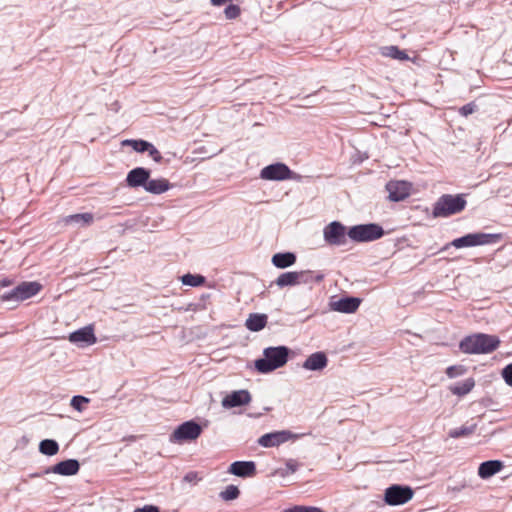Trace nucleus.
I'll return each mask as SVG.
<instances>
[{"label":"nucleus","instance_id":"obj_1","mask_svg":"<svg viewBox=\"0 0 512 512\" xmlns=\"http://www.w3.org/2000/svg\"><path fill=\"white\" fill-rule=\"evenodd\" d=\"M500 339L496 335L476 333L464 337L459 348L465 354H489L500 346Z\"/></svg>","mask_w":512,"mask_h":512},{"label":"nucleus","instance_id":"obj_2","mask_svg":"<svg viewBox=\"0 0 512 512\" xmlns=\"http://www.w3.org/2000/svg\"><path fill=\"white\" fill-rule=\"evenodd\" d=\"M263 354L264 358L255 361V367L260 373H269L287 363L289 349L285 346L268 347Z\"/></svg>","mask_w":512,"mask_h":512},{"label":"nucleus","instance_id":"obj_3","mask_svg":"<svg viewBox=\"0 0 512 512\" xmlns=\"http://www.w3.org/2000/svg\"><path fill=\"white\" fill-rule=\"evenodd\" d=\"M466 200L463 195H442L433 206L434 217H449L462 212L466 207Z\"/></svg>","mask_w":512,"mask_h":512},{"label":"nucleus","instance_id":"obj_4","mask_svg":"<svg viewBox=\"0 0 512 512\" xmlns=\"http://www.w3.org/2000/svg\"><path fill=\"white\" fill-rule=\"evenodd\" d=\"M43 286L37 281H24L17 285L10 292H6L0 296L2 302H22L37 295Z\"/></svg>","mask_w":512,"mask_h":512},{"label":"nucleus","instance_id":"obj_5","mask_svg":"<svg viewBox=\"0 0 512 512\" xmlns=\"http://www.w3.org/2000/svg\"><path fill=\"white\" fill-rule=\"evenodd\" d=\"M501 239L499 234L488 233H470L460 238H456L451 242V245L457 249L464 247L483 246L497 243Z\"/></svg>","mask_w":512,"mask_h":512},{"label":"nucleus","instance_id":"obj_6","mask_svg":"<svg viewBox=\"0 0 512 512\" xmlns=\"http://www.w3.org/2000/svg\"><path fill=\"white\" fill-rule=\"evenodd\" d=\"M384 231L378 224H363L351 227L348 236L355 242H369L381 238Z\"/></svg>","mask_w":512,"mask_h":512},{"label":"nucleus","instance_id":"obj_7","mask_svg":"<svg viewBox=\"0 0 512 512\" xmlns=\"http://www.w3.org/2000/svg\"><path fill=\"white\" fill-rule=\"evenodd\" d=\"M202 433V428L194 421H186L179 425L170 435L172 443H182L196 440Z\"/></svg>","mask_w":512,"mask_h":512},{"label":"nucleus","instance_id":"obj_8","mask_svg":"<svg viewBox=\"0 0 512 512\" xmlns=\"http://www.w3.org/2000/svg\"><path fill=\"white\" fill-rule=\"evenodd\" d=\"M414 495V491L409 486L391 485L385 490L384 501L391 506L403 505L409 502Z\"/></svg>","mask_w":512,"mask_h":512},{"label":"nucleus","instance_id":"obj_9","mask_svg":"<svg viewBox=\"0 0 512 512\" xmlns=\"http://www.w3.org/2000/svg\"><path fill=\"white\" fill-rule=\"evenodd\" d=\"M324 239L329 245H344L346 243V228L340 222L334 221L328 224L323 231Z\"/></svg>","mask_w":512,"mask_h":512},{"label":"nucleus","instance_id":"obj_10","mask_svg":"<svg viewBox=\"0 0 512 512\" xmlns=\"http://www.w3.org/2000/svg\"><path fill=\"white\" fill-rule=\"evenodd\" d=\"M292 171L283 163H275L264 167L260 172V177L264 180H287L292 178Z\"/></svg>","mask_w":512,"mask_h":512},{"label":"nucleus","instance_id":"obj_11","mask_svg":"<svg viewBox=\"0 0 512 512\" xmlns=\"http://www.w3.org/2000/svg\"><path fill=\"white\" fill-rule=\"evenodd\" d=\"M411 184L407 181H389L386 184V190L389 193V199L394 202L403 201L411 193Z\"/></svg>","mask_w":512,"mask_h":512},{"label":"nucleus","instance_id":"obj_12","mask_svg":"<svg viewBox=\"0 0 512 512\" xmlns=\"http://www.w3.org/2000/svg\"><path fill=\"white\" fill-rule=\"evenodd\" d=\"M292 437L289 431H276L262 435L258 439V444L262 447H277L287 442Z\"/></svg>","mask_w":512,"mask_h":512},{"label":"nucleus","instance_id":"obj_13","mask_svg":"<svg viewBox=\"0 0 512 512\" xmlns=\"http://www.w3.org/2000/svg\"><path fill=\"white\" fill-rule=\"evenodd\" d=\"M69 341L74 344L84 343L86 345H93L96 343L97 338L94 334L93 325L85 326L69 335Z\"/></svg>","mask_w":512,"mask_h":512},{"label":"nucleus","instance_id":"obj_14","mask_svg":"<svg viewBox=\"0 0 512 512\" xmlns=\"http://www.w3.org/2000/svg\"><path fill=\"white\" fill-rule=\"evenodd\" d=\"M251 395L247 390H238L226 395L222 400L225 408H233L249 404Z\"/></svg>","mask_w":512,"mask_h":512},{"label":"nucleus","instance_id":"obj_15","mask_svg":"<svg viewBox=\"0 0 512 512\" xmlns=\"http://www.w3.org/2000/svg\"><path fill=\"white\" fill-rule=\"evenodd\" d=\"M228 472L238 477H252L256 474V465L253 461H236L230 465Z\"/></svg>","mask_w":512,"mask_h":512},{"label":"nucleus","instance_id":"obj_16","mask_svg":"<svg viewBox=\"0 0 512 512\" xmlns=\"http://www.w3.org/2000/svg\"><path fill=\"white\" fill-rule=\"evenodd\" d=\"M361 300L355 297H345L331 302V309L341 313H354L359 308Z\"/></svg>","mask_w":512,"mask_h":512},{"label":"nucleus","instance_id":"obj_17","mask_svg":"<svg viewBox=\"0 0 512 512\" xmlns=\"http://www.w3.org/2000/svg\"><path fill=\"white\" fill-rule=\"evenodd\" d=\"M150 178V171L143 168V167H137L135 169H132L128 174L126 178V182L128 186L130 187H139L143 186L145 188V184L147 183V180Z\"/></svg>","mask_w":512,"mask_h":512},{"label":"nucleus","instance_id":"obj_18","mask_svg":"<svg viewBox=\"0 0 512 512\" xmlns=\"http://www.w3.org/2000/svg\"><path fill=\"white\" fill-rule=\"evenodd\" d=\"M328 359L325 353L315 352L311 354L303 363V367L307 370H322L327 366Z\"/></svg>","mask_w":512,"mask_h":512},{"label":"nucleus","instance_id":"obj_19","mask_svg":"<svg viewBox=\"0 0 512 512\" xmlns=\"http://www.w3.org/2000/svg\"><path fill=\"white\" fill-rule=\"evenodd\" d=\"M79 463L75 459L61 461L52 467V472L64 476L75 475L79 471Z\"/></svg>","mask_w":512,"mask_h":512},{"label":"nucleus","instance_id":"obj_20","mask_svg":"<svg viewBox=\"0 0 512 512\" xmlns=\"http://www.w3.org/2000/svg\"><path fill=\"white\" fill-rule=\"evenodd\" d=\"M504 465L499 460H489L479 465L478 475L482 479H487L503 469Z\"/></svg>","mask_w":512,"mask_h":512},{"label":"nucleus","instance_id":"obj_21","mask_svg":"<svg viewBox=\"0 0 512 512\" xmlns=\"http://www.w3.org/2000/svg\"><path fill=\"white\" fill-rule=\"evenodd\" d=\"M171 187L170 182L165 178L148 179L145 184V190L152 194H162Z\"/></svg>","mask_w":512,"mask_h":512},{"label":"nucleus","instance_id":"obj_22","mask_svg":"<svg viewBox=\"0 0 512 512\" xmlns=\"http://www.w3.org/2000/svg\"><path fill=\"white\" fill-rule=\"evenodd\" d=\"M304 272L291 271L282 273L276 280L279 287L294 286L301 282Z\"/></svg>","mask_w":512,"mask_h":512},{"label":"nucleus","instance_id":"obj_23","mask_svg":"<svg viewBox=\"0 0 512 512\" xmlns=\"http://www.w3.org/2000/svg\"><path fill=\"white\" fill-rule=\"evenodd\" d=\"M268 317L265 314L252 313L246 320L245 326L248 330L258 332L267 325Z\"/></svg>","mask_w":512,"mask_h":512},{"label":"nucleus","instance_id":"obj_24","mask_svg":"<svg viewBox=\"0 0 512 512\" xmlns=\"http://www.w3.org/2000/svg\"><path fill=\"white\" fill-rule=\"evenodd\" d=\"M296 262V256L295 254L291 252L287 253H277L273 255L272 257V263L277 268H287L289 266H292Z\"/></svg>","mask_w":512,"mask_h":512},{"label":"nucleus","instance_id":"obj_25","mask_svg":"<svg viewBox=\"0 0 512 512\" xmlns=\"http://www.w3.org/2000/svg\"><path fill=\"white\" fill-rule=\"evenodd\" d=\"M381 55L384 57L397 59L400 61L409 60V56L403 50H400L398 46L391 45L381 48Z\"/></svg>","mask_w":512,"mask_h":512},{"label":"nucleus","instance_id":"obj_26","mask_svg":"<svg viewBox=\"0 0 512 512\" xmlns=\"http://www.w3.org/2000/svg\"><path fill=\"white\" fill-rule=\"evenodd\" d=\"M475 386V381L473 378H468L463 382L457 383L454 386L450 387V391L457 396H464L468 394L473 387Z\"/></svg>","mask_w":512,"mask_h":512},{"label":"nucleus","instance_id":"obj_27","mask_svg":"<svg viewBox=\"0 0 512 512\" xmlns=\"http://www.w3.org/2000/svg\"><path fill=\"white\" fill-rule=\"evenodd\" d=\"M39 450L42 454L53 456L58 453L59 445L55 440L45 439L40 442Z\"/></svg>","mask_w":512,"mask_h":512},{"label":"nucleus","instance_id":"obj_28","mask_svg":"<svg viewBox=\"0 0 512 512\" xmlns=\"http://www.w3.org/2000/svg\"><path fill=\"white\" fill-rule=\"evenodd\" d=\"M94 220L93 214L91 213H81V214H73L69 215L64 219L66 224L72 222H82L85 225H90Z\"/></svg>","mask_w":512,"mask_h":512},{"label":"nucleus","instance_id":"obj_29","mask_svg":"<svg viewBox=\"0 0 512 512\" xmlns=\"http://www.w3.org/2000/svg\"><path fill=\"white\" fill-rule=\"evenodd\" d=\"M476 430V425L471 426H462L460 428H455L449 431V436L451 438H461L472 435Z\"/></svg>","mask_w":512,"mask_h":512},{"label":"nucleus","instance_id":"obj_30","mask_svg":"<svg viewBox=\"0 0 512 512\" xmlns=\"http://www.w3.org/2000/svg\"><path fill=\"white\" fill-rule=\"evenodd\" d=\"M184 285L197 287L205 282V278L201 275L185 274L181 278Z\"/></svg>","mask_w":512,"mask_h":512},{"label":"nucleus","instance_id":"obj_31","mask_svg":"<svg viewBox=\"0 0 512 512\" xmlns=\"http://www.w3.org/2000/svg\"><path fill=\"white\" fill-rule=\"evenodd\" d=\"M240 491L237 486L229 485L220 493V497L225 501H231L239 497Z\"/></svg>","mask_w":512,"mask_h":512},{"label":"nucleus","instance_id":"obj_32","mask_svg":"<svg viewBox=\"0 0 512 512\" xmlns=\"http://www.w3.org/2000/svg\"><path fill=\"white\" fill-rule=\"evenodd\" d=\"M123 145H129L137 152H146L150 142L145 140H125Z\"/></svg>","mask_w":512,"mask_h":512},{"label":"nucleus","instance_id":"obj_33","mask_svg":"<svg viewBox=\"0 0 512 512\" xmlns=\"http://www.w3.org/2000/svg\"><path fill=\"white\" fill-rule=\"evenodd\" d=\"M282 512H325L321 508L313 506L295 505L291 508L284 509Z\"/></svg>","mask_w":512,"mask_h":512},{"label":"nucleus","instance_id":"obj_34","mask_svg":"<svg viewBox=\"0 0 512 512\" xmlns=\"http://www.w3.org/2000/svg\"><path fill=\"white\" fill-rule=\"evenodd\" d=\"M225 17L229 20L236 19L241 14V9L238 5L230 4L224 10Z\"/></svg>","mask_w":512,"mask_h":512},{"label":"nucleus","instance_id":"obj_35","mask_svg":"<svg viewBox=\"0 0 512 512\" xmlns=\"http://www.w3.org/2000/svg\"><path fill=\"white\" fill-rule=\"evenodd\" d=\"M88 403L89 399L84 396H74L71 399V406L77 411H82L84 406Z\"/></svg>","mask_w":512,"mask_h":512},{"label":"nucleus","instance_id":"obj_36","mask_svg":"<svg viewBox=\"0 0 512 512\" xmlns=\"http://www.w3.org/2000/svg\"><path fill=\"white\" fill-rule=\"evenodd\" d=\"M476 110V105L475 103L471 102V103H468L464 106H462L460 109H459V113L464 116V117H467L468 115L474 113Z\"/></svg>","mask_w":512,"mask_h":512},{"label":"nucleus","instance_id":"obj_37","mask_svg":"<svg viewBox=\"0 0 512 512\" xmlns=\"http://www.w3.org/2000/svg\"><path fill=\"white\" fill-rule=\"evenodd\" d=\"M502 377L505 380V382L512 387V363L508 364L503 370H502Z\"/></svg>","mask_w":512,"mask_h":512},{"label":"nucleus","instance_id":"obj_38","mask_svg":"<svg viewBox=\"0 0 512 512\" xmlns=\"http://www.w3.org/2000/svg\"><path fill=\"white\" fill-rule=\"evenodd\" d=\"M150 155V157L155 161V162H161L162 160V155L161 153L155 148V146L153 144L150 143L147 151Z\"/></svg>","mask_w":512,"mask_h":512},{"label":"nucleus","instance_id":"obj_39","mask_svg":"<svg viewBox=\"0 0 512 512\" xmlns=\"http://www.w3.org/2000/svg\"><path fill=\"white\" fill-rule=\"evenodd\" d=\"M201 479L202 478L199 476V474L194 471L187 473L184 477V481L193 484L198 483Z\"/></svg>","mask_w":512,"mask_h":512},{"label":"nucleus","instance_id":"obj_40","mask_svg":"<svg viewBox=\"0 0 512 512\" xmlns=\"http://www.w3.org/2000/svg\"><path fill=\"white\" fill-rule=\"evenodd\" d=\"M134 512H159V509L153 505H145L142 508L135 509Z\"/></svg>","mask_w":512,"mask_h":512},{"label":"nucleus","instance_id":"obj_41","mask_svg":"<svg viewBox=\"0 0 512 512\" xmlns=\"http://www.w3.org/2000/svg\"><path fill=\"white\" fill-rule=\"evenodd\" d=\"M457 368L455 366H450L447 368L446 370V374L449 376V377H455L457 375V372H456Z\"/></svg>","mask_w":512,"mask_h":512},{"label":"nucleus","instance_id":"obj_42","mask_svg":"<svg viewBox=\"0 0 512 512\" xmlns=\"http://www.w3.org/2000/svg\"><path fill=\"white\" fill-rule=\"evenodd\" d=\"M11 283H12V282H11L10 280H3V281H1L0 285H1L2 287H5V286H10V285H11Z\"/></svg>","mask_w":512,"mask_h":512}]
</instances>
